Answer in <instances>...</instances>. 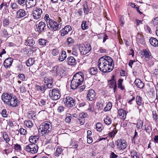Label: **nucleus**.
I'll return each mask as SVG.
<instances>
[{
  "mask_svg": "<svg viewBox=\"0 0 158 158\" xmlns=\"http://www.w3.org/2000/svg\"><path fill=\"white\" fill-rule=\"evenodd\" d=\"M98 66L100 71L106 73L113 69L114 64L113 59L110 56H104L98 59Z\"/></svg>",
  "mask_w": 158,
  "mask_h": 158,
  "instance_id": "1",
  "label": "nucleus"
},
{
  "mask_svg": "<svg viewBox=\"0 0 158 158\" xmlns=\"http://www.w3.org/2000/svg\"><path fill=\"white\" fill-rule=\"evenodd\" d=\"M1 99L5 104L13 107H16L20 104L17 97L12 94L3 93L1 96Z\"/></svg>",
  "mask_w": 158,
  "mask_h": 158,
  "instance_id": "2",
  "label": "nucleus"
},
{
  "mask_svg": "<svg viewBox=\"0 0 158 158\" xmlns=\"http://www.w3.org/2000/svg\"><path fill=\"white\" fill-rule=\"evenodd\" d=\"M83 73L81 72L77 73L75 74L71 81V87L72 89H77L81 84L84 81Z\"/></svg>",
  "mask_w": 158,
  "mask_h": 158,
  "instance_id": "3",
  "label": "nucleus"
},
{
  "mask_svg": "<svg viewBox=\"0 0 158 158\" xmlns=\"http://www.w3.org/2000/svg\"><path fill=\"white\" fill-rule=\"evenodd\" d=\"M52 129L51 125L48 122H45L42 123L39 127V131L42 135H47Z\"/></svg>",
  "mask_w": 158,
  "mask_h": 158,
  "instance_id": "4",
  "label": "nucleus"
},
{
  "mask_svg": "<svg viewBox=\"0 0 158 158\" xmlns=\"http://www.w3.org/2000/svg\"><path fill=\"white\" fill-rule=\"evenodd\" d=\"M47 27L49 29L56 31L60 29L61 27L60 23H57L52 19H50L47 21Z\"/></svg>",
  "mask_w": 158,
  "mask_h": 158,
  "instance_id": "5",
  "label": "nucleus"
},
{
  "mask_svg": "<svg viewBox=\"0 0 158 158\" xmlns=\"http://www.w3.org/2000/svg\"><path fill=\"white\" fill-rule=\"evenodd\" d=\"M25 150L30 153H35L38 151V146L36 144L30 143L25 146Z\"/></svg>",
  "mask_w": 158,
  "mask_h": 158,
  "instance_id": "6",
  "label": "nucleus"
},
{
  "mask_svg": "<svg viewBox=\"0 0 158 158\" xmlns=\"http://www.w3.org/2000/svg\"><path fill=\"white\" fill-rule=\"evenodd\" d=\"M59 90L58 89H53L49 92L50 98L52 100H56L59 99L60 96Z\"/></svg>",
  "mask_w": 158,
  "mask_h": 158,
  "instance_id": "7",
  "label": "nucleus"
},
{
  "mask_svg": "<svg viewBox=\"0 0 158 158\" xmlns=\"http://www.w3.org/2000/svg\"><path fill=\"white\" fill-rule=\"evenodd\" d=\"M127 146V143L124 139H120L117 140V146L119 150H123Z\"/></svg>",
  "mask_w": 158,
  "mask_h": 158,
  "instance_id": "8",
  "label": "nucleus"
},
{
  "mask_svg": "<svg viewBox=\"0 0 158 158\" xmlns=\"http://www.w3.org/2000/svg\"><path fill=\"white\" fill-rule=\"evenodd\" d=\"M63 101L64 103L66 106L71 107L74 105L75 101L72 98L68 96L64 99Z\"/></svg>",
  "mask_w": 158,
  "mask_h": 158,
  "instance_id": "9",
  "label": "nucleus"
},
{
  "mask_svg": "<svg viewBox=\"0 0 158 158\" xmlns=\"http://www.w3.org/2000/svg\"><path fill=\"white\" fill-rule=\"evenodd\" d=\"M42 13V10L40 8H36L33 10L32 15L34 19H38L41 18Z\"/></svg>",
  "mask_w": 158,
  "mask_h": 158,
  "instance_id": "10",
  "label": "nucleus"
},
{
  "mask_svg": "<svg viewBox=\"0 0 158 158\" xmlns=\"http://www.w3.org/2000/svg\"><path fill=\"white\" fill-rule=\"evenodd\" d=\"M91 48L90 45H86L85 46H80L79 47V50L81 54L85 55L91 50Z\"/></svg>",
  "mask_w": 158,
  "mask_h": 158,
  "instance_id": "11",
  "label": "nucleus"
},
{
  "mask_svg": "<svg viewBox=\"0 0 158 158\" xmlns=\"http://www.w3.org/2000/svg\"><path fill=\"white\" fill-rule=\"evenodd\" d=\"M46 24L42 22H40L38 24L36 25L37 30L39 33H41L44 31L46 29Z\"/></svg>",
  "mask_w": 158,
  "mask_h": 158,
  "instance_id": "12",
  "label": "nucleus"
},
{
  "mask_svg": "<svg viewBox=\"0 0 158 158\" xmlns=\"http://www.w3.org/2000/svg\"><path fill=\"white\" fill-rule=\"evenodd\" d=\"M127 114V111L123 109H119L118 112V116L121 119L124 120L126 118Z\"/></svg>",
  "mask_w": 158,
  "mask_h": 158,
  "instance_id": "13",
  "label": "nucleus"
},
{
  "mask_svg": "<svg viewBox=\"0 0 158 158\" xmlns=\"http://www.w3.org/2000/svg\"><path fill=\"white\" fill-rule=\"evenodd\" d=\"M95 97V93L93 89L89 90L87 96L88 100L92 101L94 99Z\"/></svg>",
  "mask_w": 158,
  "mask_h": 158,
  "instance_id": "14",
  "label": "nucleus"
},
{
  "mask_svg": "<svg viewBox=\"0 0 158 158\" xmlns=\"http://www.w3.org/2000/svg\"><path fill=\"white\" fill-rule=\"evenodd\" d=\"M36 3V0H27L25 1L26 6L28 8L34 6Z\"/></svg>",
  "mask_w": 158,
  "mask_h": 158,
  "instance_id": "15",
  "label": "nucleus"
},
{
  "mask_svg": "<svg viewBox=\"0 0 158 158\" xmlns=\"http://www.w3.org/2000/svg\"><path fill=\"white\" fill-rule=\"evenodd\" d=\"M16 15L17 17L20 19L26 16L27 12L24 10L20 9L17 11Z\"/></svg>",
  "mask_w": 158,
  "mask_h": 158,
  "instance_id": "16",
  "label": "nucleus"
},
{
  "mask_svg": "<svg viewBox=\"0 0 158 158\" xmlns=\"http://www.w3.org/2000/svg\"><path fill=\"white\" fill-rule=\"evenodd\" d=\"M72 29L71 27L69 25H67L63 28L60 31L61 35L62 36H64L67 34Z\"/></svg>",
  "mask_w": 158,
  "mask_h": 158,
  "instance_id": "17",
  "label": "nucleus"
},
{
  "mask_svg": "<svg viewBox=\"0 0 158 158\" xmlns=\"http://www.w3.org/2000/svg\"><path fill=\"white\" fill-rule=\"evenodd\" d=\"M13 62L12 58L11 57L8 58L5 60L3 62V64L5 67L8 68L11 65Z\"/></svg>",
  "mask_w": 158,
  "mask_h": 158,
  "instance_id": "18",
  "label": "nucleus"
},
{
  "mask_svg": "<svg viewBox=\"0 0 158 158\" xmlns=\"http://www.w3.org/2000/svg\"><path fill=\"white\" fill-rule=\"evenodd\" d=\"M67 62L69 65H74L77 63V61L73 56H69L68 57Z\"/></svg>",
  "mask_w": 158,
  "mask_h": 158,
  "instance_id": "19",
  "label": "nucleus"
},
{
  "mask_svg": "<svg viewBox=\"0 0 158 158\" xmlns=\"http://www.w3.org/2000/svg\"><path fill=\"white\" fill-rule=\"evenodd\" d=\"M60 54V55L59 56L58 60L60 62H62L67 57L66 52L64 51L63 50L61 52Z\"/></svg>",
  "mask_w": 158,
  "mask_h": 158,
  "instance_id": "20",
  "label": "nucleus"
},
{
  "mask_svg": "<svg viewBox=\"0 0 158 158\" xmlns=\"http://www.w3.org/2000/svg\"><path fill=\"white\" fill-rule=\"evenodd\" d=\"M135 83L138 87L140 89L143 88L144 86L143 83L139 79H136L135 81Z\"/></svg>",
  "mask_w": 158,
  "mask_h": 158,
  "instance_id": "21",
  "label": "nucleus"
},
{
  "mask_svg": "<svg viewBox=\"0 0 158 158\" xmlns=\"http://www.w3.org/2000/svg\"><path fill=\"white\" fill-rule=\"evenodd\" d=\"M39 136L36 135L35 136H31L29 138V140L30 142L31 143L30 144H35L36 142L39 139Z\"/></svg>",
  "mask_w": 158,
  "mask_h": 158,
  "instance_id": "22",
  "label": "nucleus"
},
{
  "mask_svg": "<svg viewBox=\"0 0 158 158\" xmlns=\"http://www.w3.org/2000/svg\"><path fill=\"white\" fill-rule=\"evenodd\" d=\"M59 68L57 66H55L53 67L52 70V73L54 75L57 76V75H61V74L60 73Z\"/></svg>",
  "mask_w": 158,
  "mask_h": 158,
  "instance_id": "23",
  "label": "nucleus"
},
{
  "mask_svg": "<svg viewBox=\"0 0 158 158\" xmlns=\"http://www.w3.org/2000/svg\"><path fill=\"white\" fill-rule=\"evenodd\" d=\"M150 43L154 47L158 46V41L156 38L153 37H151L149 40Z\"/></svg>",
  "mask_w": 158,
  "mask_h": 158,
  "instance_id": "24",
  "label": "nucleus"
},
{
  "mask_svg": "<svg viewBox=\"0 0 158 158\" xmlns=\"http://www.w3.org/2000/svg\"><path fill=\"white\" fill-rule=\"evenodd\" d=\"M28 117L30 119L31 118L33 120L37 118L35 113L33 111H30L28 112Z\"/></svg>",
  "mask_w": 158,
  "mask_h": 158,
  "instance_id": "25",
  "label": "nucleus"
},
{
  "mask_svg": "<svg viewBox=\"0 0 158 158\" xmlns=\"http://www.w3.org/2000/svg\"><path fill=\"white\" fill-rule=\"evenodd\" d=\"M35 88L37 91H40L43 93H44L46 89V87L44 85L40 86L37 85H36Z\"/></svg>",
  "mask_w": 158,
  "mask_h": 158,
  "instance_id": "26",
  "label": "nucleus"
},
{
  "mask_svg": "<svg viewBox=\"0 0 158 158\" xmlns=\"http://www.w3.org/2000/svg\"><path fill=\"white\" fill-rule=\"evenodd\" d=\"M63 152V149L61 147H57L55 152L54 153L55 156L58 157L60 156Z\"/></svg>",
  "mask_w": 158,
  "mask_h": 158,
  "instance_id": "27",
  "label": "nucleus"
},
{
  "mask_svg": "<svg viewBox=\"0 0 158 158\" xmlns=\"http://www.w3.org/2000/svg\"><path fill=\"white\" fill-rule=\"evenodd\" d=\"M35 44V42L33 39H28L25 42L26 45L30 46H33Z\"/></svg>",
  "mask_w": 158,
  "mask_h": 158,
  "instance_id": "28",
  "label": "nucleus"
},
{
  "mask_svg": "<svg viewBox=\"0 0 158 158\" xmlns=\"http://www.w3.org/2000/svg\"><path fill=\"white\" fill-rule=\"evenodd\" d=\"M38 49V48L34 46H31V47L29 50L28 55H30L31 53H33L34 52H35Z\"/></svg>",
  "mask_w": 158,
  "mask_h": 158,
  "instance_id": "29",
  "label": "nucleus"
},
{
  "mask_svg": "<svg viewBox=\"0 0 158 158\" xmlns=\"http://www.w3.org/2000/svg\"><path fill=\"white\" fill-rule=\"evenodd\" d=\"M83 11L85 14L87 15L90 10V9L89 8L87 3L84 4L83 5Z\"/></svg>",
  "mask_w": 158,
  "mask_h": 158,
  "instance_id": "30",
  "label": "nucleus"
},
{
  "mask_svg": "<svg viewBox=\"0 0 158 158\" xmlns=\"http://www.w3.org/2000/svg\"><path fill=\"white\" fill-rule=\"evenodd\" d=\"M89 22L85 21H83L81 25V27L82 29L83 30L87 29L89 27L88 24Z\"/></svg>",
  "mask_w": 158,
  "mask_h": 158,
  "instance_id": "31",
  "label": "nucleus"
},
{
  "mask_svg": "<svg viewBox=\"0 0 158 158\" xmlns=\"http://www.w3.org/2000/svg\"><path fill=\"white\" fill-rule=\"evenodd\" d=\"M34 59L29 58L26 61V65L28 67L31 66L34 64Z\"/></svg>",
  "mask_w": 158,
  "mask_h": 158,
  "instance_id": "32",
  "label": "nucleus"
},
{
  "mask_svg": "<svg viewBox=\"0 0 158 158\" xmlns=\"http://www.w3.org/2000/svg\"><path fill=\"white\" fill-rule=\"evenodd\" d=\"M131 158H140L139 157V154H138L136 151L135 150L131 151Z\"/></svg>",
  "mask_w": 158,
  "mask_h": 158,
  "instance_id": "33",
  "label": "nucleus"
},
{
  "mask_svg": "<svg viewBox=\"0 0 158 158\" xmlns=\"http://www.w3.org/2000/svg\"><path fill=\"white\" fill-rule=\"evenodd\" d=\"M96 129L97 131H101L103 128L102 123L100 122L96 123Z\"/></svg>",
  "mask_w": 158,
  "mask_h": 158,
  "instance_id": "34",
  "label": "nucleus"
},
{
  "mask_svg": "<svg viewBox=\"0 0 158 158\" xmlns=\"http://www.w3.org/2000/svg\"><path fill=\"white\" fill-rule=\"evenodd\" d=\"M24 124L27 127L29 128H31L33 125L32 122L30 120L25 121L24 122Z\"/></svg>",
  "mask_w": 158,
  "mask_h": 158,
  "instance_id": "35",
  "label": "nucleus"
},
{
  "mask_svg": "<svg viewBox=\"0 0 158 158\" xmlns=\"http://www.w3.org/2000/svg\"><path fill=\"white\" fill-rule=\"evenodd\" d=\"M143 55L146 58H149L151 56V54L149 50H143Z\"/></svg>",
  "mask_w": 158,
  "mask_h": 158,
  "instance_id": "36",
  "label": "nucleus"
},
{
  "mask_svg": "<svg viewBox=\"0 0 158 158\" xmlns=\"http://www.w3.org/2000/svg\"><path fill=\"white\" fill-rule=\"evenodd\" d=\"M89 72L92 75H95L98 72V69L96 67L91 68L89 69Z\"/></svg>",
  "mask_w": 158,
  "mask_h": 158,
  "instance_id": "37",
  "label": "nucleus"
},
{
  "mask_svg": "<svg viewBox=\"0 0 158 158\" xmlns=\"http://www.w3.org/2000/svg\"><path fill=\"white\" fill-rule=\"evenodd\" d=\"M110 86L111 87H113L114 91L116 87V82L114 80H112L110 81Z\"/></svg>",
  "mask_w": 158,
  "mask_h": 158,
  "instance_id": "38",
  "label": "nucleus"
},
{
  "mask_svg": "<svg viewBox=\"0 0 158 158\" xmlns=\"http://www.w3.org/2000/svg\"><path fill=\"white\" fill-rule=\"evenodd\" d=\"M112 106V104L110 102H108L106 104V106L104 108V110L105 111H108L110 110Z\"/></svg>",
  "mask_w": 158,
  "mask_h": 158,
  "instance_id": "39",
  "label": "nucleus"
},
{
  "mask_svg": "<svg viewBox=\"0 0 158 158\" xmlns=\"http://www.w3.org/2000/svg\"><path fill=\"white\" fill-rule=\"evenodd\" d=\"M65 116L66 117L65 118V122L68 123L70 122L72 118L71 115L69 113H67L66 114Z\"/></svg>",
  "mask_w": 158,
  "mask_h": 158,
  "instance_id": "40",
  "label": "nucleus"
},
{
  "mask_svg": "<svg viewBox=\"0 0 158 158\" xmlns=\"http://www.w3.org/2000/svg\"><path fill=\"white\" fill-rule=\"evenodd\" d=\"M136 102L139 105H141L143 103L142 98L139 96H137L136 98Z\"/></svg>",
  "mask_w": 158,
  "mask_h": 158,
  "instance_id": "41",
  "label": "nucleus"
},
{
  "mask_svg": "<svg viewBox=\"0 0 158 158\" xmlns=\"http://www.w3.org/2000/svg\"><path fill=\"white\" fill-rule=\"evenodd\" d=\"M3 138L4 140L7 143H8L10 141V139L7 134L6 132H3Z\"/></svg>",
  "mask_w": 158,
  "mask_h": 158,
  "instance_id": "42",
  "label": "nucleus"
},
{
  "mask_svg": "<svg viewBox=\"0 0 158 158\" xmlns=\"http://www.w3.org/2000/svg\"><path fill=\"white\" fill-rule=\"evenodd\" d=\"M104 122L106 124L109 125L111 124L112 120L109 117L106 116L104 119Z\"/></svg>",
  "mask_w": 158,
  "mask_h": 158,
  "instance_id": "43",
  "label": "nucleus"
},
{
  "mask_svg": "<svg viewBox=\"0 0 158 158\" xmlns=\"http://www.w3.org/2000/svg\"><path fill=\"white\" fill-rule=\"evenodd\" d=\"M78 49L75 47H73L72 50V54L75 56H77L78 55Z\"/></svg>",
  "mask_w": 158,
  "mask_h": 158,
  "instance_id": "44",
  "label": "nucleus"
},
{
  "mask_svg": "<svg viewBox=\"0 0 158 158\" xmlns=\"http://www.w3.org/2000/svg\"><path fill=\"white\" fill-rule=\"evenodd\" d=\"M44 82L46 84L50 83L53 82V78L51 77H46L44 79Z\"/></svg>",
  "mask_w": 158,
  "mask_h": 158,
  "instance_id": "45",
  "label": "nucleus"
},
{
  "mask_svg": "<svg viewBox=\"0 0 158 158\" xmlns=\"http://www.w3.org/2000/svg\"><path fill=\"white\" fill-rule=\"evenodd\" d=\"M123 80L122 79H120L118 81V87L120 89H121L123 90L124 89V86L122 85V82Z\"/></svg>",
  "mask_w": 158,
  "mask_h": 158,
  "instance_id": "46",
  "label": "nucleus"
},
{
  "mask_svg": "<svg viewBox=\"0 0 158 158\" xmlns=\"http://www.w3.org/2000/svg\"><path fill=\"white\" fill-rule=\"evenodd\" d=\"M152 118L153 120L156 122L158 119V115H157L156 111H152Z\"/></svg>",
  "mask_w": 158,
  "mask_h": 158,
  "instance_id": "47",
  "label": "nucleus"
},
{
  "mask_svg": "<svg viewBox=\"0 0 158 158\" xmlns=\"http://www.w3.org/2000/svg\"><path fill=\"white\" fill-rule=\"evenodd\" d=\"M117 132V131L116 129V128H114L113 131L110 132L109 133V135L110 137V138L112 137L113 136H114L116 134Z\"/></svg>",
  "mask_w": 158,
  "mask_h": 158,
  "instance_id": "48",
  "label": "nucleus"
},
{
  "mask_svg": "<svg viewBox=\"0 0 158 158\" xmlns=\"http://www.w3.org/2000/svg\"><path fill=\"white\" fill-rule=\"evenodd\" d=\"M59 52V50L57 48H55L52 50V54L53 56H56Z\"/></svg>",
  "mask_w": 158,
  "mask_h": 158,
  "instance_id": "49",
  "label": "nucleus"
},
{
  "mask_svg": "<svg viewBox=\"0 0 158 158\" xmlns=\"http://www.w3.org/2000/svg\"><path fill=\"white\" fill-rule=\"evenodd\" d=\"M8 5L7 3L6 2H3L0 5V10H1L3 8L4 9H6Z\"/></svg>",
  "mask_w": 158,
  "mask_h": 158,
  "instance_id": "50",
  "label": "nucleus"
},
{
  "mask_svg": "<svg viewBox=\"0 0 158 158\" xmlns=\"http://www.w3.org/2000/svg\"><path fill=\"white\" fill-rule=\"evenodd\" d=\"M39 43L40 45L42 46H45L46 43V41L42 39H40L39 40Z\"/></svg>",
  "mask_w": 158,
  "mask_h": 158,
  "instance_id": "51",
  "label": "nucleus"
},
{
  "mask_svg": "<svg viewBox=\"0 0 158 158\" xmlns=\"http://www.w3.org/2000/svg\"><path fill=\"white\" fill-rule=\"evenodd\" d=\"M19 133L21 135H25L27 134V131L26 129L23 128H20L19 130Z\"/></svg>",
  "mask_w": 158,
  "mask_h": 158,
  "instance_id": "52",
  "label": "nucleus"
},
{
  "mask_svg": "<svg viewBox=\"0 0 158 158\" xmlns=\"http://www.w3.org/2000/svg\"><path fill=\"white\" fill-rule=\"evenodd\" d=\"M78 123H79L81 125H83L85 123V118H79L77 121Z\"/></svg>",
  "mask_w": 158,
  "mask_h": 158,
  "instance_id": "53",
  "label": "nucleus"
},
{
  "mask_svg": "<svg viewBox=\"0 0 158 158\" xmlns=\"http://www.w3.org/2000/svg\"><path fill=\"white\" fill-rule=\"evenodd\" d=\"M3 24L4 26L8 25L9 23V21L7 18H5L3 21Z\"/></svg>",
  "mask_w": 158,
  "mask_h": 158,
  "instance_id": "54",
  "label": "nucleus"
},
{
  "mask_svg": "<svg viewBox=\"0 0 158 158\" xmlns=\"http://www.w3.org/2000/svg\"><path fill=\"white\" fill-rule=\"evenodd\" d=\"M1 114L4 117L6 118L7 116V111L5 109H3L2 110Z\"/></svg>",
  "mask_w": 158,
  "mask_h": 158,
  "instance_id": "55",
  "label": "nucleus"
},
{
  "mask_svg": "<svg viewBox=\"0 0 158 158\" xmlns=\"http://www.w3.org/2000/svg\"><path fill=\"white\" fill-rule=\"evenodd\" d=\"M143 124V122L141 121H140L137 123L136 127L138 128L139 129L140 128L142 127Z\"/></svg>",
  "mask_w": 158,
  "mask_h": 158,
  "instance_id": "56",
  "label": "nucleus"
},
{
  "mask_svg": "<svg viewBox=\"0 0 158 158\" xmlns=\"http://www.w3.org/2000/svg\"><path fill=\"white\" fill-rule=\"evenodd\" d=\"M18 76L21 80L24 81L25 79V75L23 74H19Z\"/></svg>",
  "mask_w": 158,
  "mask_h": 158,
  "instance_id": "57",
  "label": "nucleus"
},
{
  "mask_svg": "<svg viewBox=\"0 0 158 158\" xmlns=\"http://www.w3.org/2000/svg\"><path fill=\"white\" fill-rule=\"evenodd\" d=\"M15 149L16 150H21V147L20 145L17 143L15 144L14 145Z\"/></svg>",
  "mask_w": 158,
  "mask_h": 158,
  "instance_id": "58",
  "label": "nucleus"
},
{
  "mask_svg": "<svg viewBox=\"0 0 158 158\" xmlns=\"http://www.w3.org/2000/svg\"><path fill=\"white\" fill-rule=\"evenodd\" d=\"M67 41L69 44H72L74 43V40L71 37H69L67 39Z\"/></svg>",
  "mask_w": 158,
  "mask_h": 158,
  "instance_id": "59",
  "label": "nucleus"
},
{
  "mask_svg": "<svg viewBox=\"0 0 158 158\" xmlns=\"http://www.w3.org/2000/svg\"><path fill=\"white\" fill-rule=\"evenodd\" d=\"M78 145V143L77 142L74 143L72 142L71 144V146L72 147H73L75 148H77Z\"/></svg>",
  "mask_w": 158,
  "mask_h": 158,
  "instance_id": "60",
  "label": "nucleus"
},
{
  "mask_svg": "<svg viewBox=\"0 0 158 158\" xmlns=\"http://www.w3.org/2000/svg\"><path fill=\"white\" fill-rule=\"evenodd\" d=\"M87 114L85 113H81L79 115V118H85L87 116Z\"/></svg>",
  "mask_w": 158,
  "mask_h": 158,
  "instance_id": "61",
  "label": "nucleus"
},
{
  "mask_svg": "<svg viewBox=\"0 0 158 158\" xmlns=\"http://www.w3.org/2000/svg\"><path fill=\"white\" fill-rule=\"evenodd\" d=\"M153 23L154 25H157L158 24V17L156 18L153 19L152 20Z\"/></svg>",
  "mask_w": 158,
  "mask_h": 158,
  "instance_id": "62",
  "label": "nucleus"
},
{
  "mask_svg": "<svg viewBox=\"0 0 158 158\" xmlns=\"http://www.w3.org/2000/svg\"><path fill=\"white\" fill-rule=\"evenodd\" d=\"M64 110V108L63 106H59L57 109L58 112L59 113H61Z\"/></svg>",
  "mask_w": 158,
  "mask_h": 158,
  "instance_id": "63",
  "label": "nucleus"
},
{
  "mask_svg": "<svg viewBox=\"0 0 158 158\" xmlns=\"http://www.w3.org/2000/svg\"><path fill=\"white\" fill-rule=\"evenodd\" d=\"M118 156L114 152H111L110 156V158H117Z\"/></svg>",
  "mask_w": 158,
  "mask_h": 158,
  "instance_id": "64",
  "label": "nucleus"
}]
</instances>
